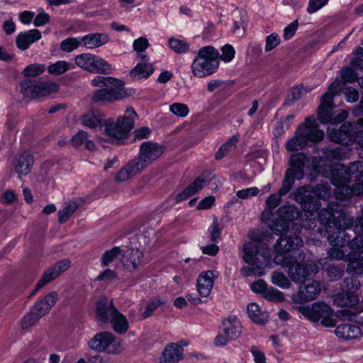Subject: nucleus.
Segmentation results:
<instances>
[{
    "mask_svg": "<svg viewBox=\"0 0 363 363\" xmlns=\"http://www.w3.org/2000/svg\"><path fill=\"white\" fill-rule=\"evenodd\" d=\"M302 245L303 240L297 235L281 236L274 245V263L281 265L291 281L295 283L304 281L311 274H316L319 271L318 264L305 261L304 252H295Z\"/></svg>",
    "mask_w": 363,
    "mask_h": 363,
    "instance_id": "f257e3e1",
    "label": "nucleus"
},
{
    "mask_svg": "<svg viewBox=\"0 0 363 363\" xmlns=\"http://www.w3.org/2000/svg\"><path fill=\"white\" fill-rule=\"evenodd\" d=\"M321 162L323 159L316 165V171L337 187V199L344 201L352 195H363L362 161L351 162L348 167L340 163L322 165Z\"/></svg>",
    "mask_w": 363,
    "mask_h": 363,
    "instance_id": "f03ea898",
    "label": "nucleus"
},
{
    "mask_svg": "<svg viewBox=\"0 0 363 363\" xmlns=\"http://www.w3.org/2000/svg\"><path fill=\"white\" fill-rule=\"evenodd\" d=\"M245 262L251 265V268H242L241 273L245 277L252 274L262 276L264 269L271 259V252L268 246L259 241H250L243 246Z\"/></svg>",
    "mask_w": 363,
    "mask_h": 363,
    "instance_id": "7ed1b4c3",
    "label": "nucleus"
},
{
    "mask_svg": "<svg viewBox=\"0 0 363 363\" xmlns=\"http://www.w3.org/2000/svg\"><path fill=\"white\" fill-rule=\"evenodd\" d=\"M137 117L135 110L132 107H128L125 114L117 118L116 121L112 118L104 120L101 125V132L111 143L117 145L123 144L133 129Z\"/></svg>",
    "mask_w": 363,
    "mask_h": 363,
    "instance_id": "20e7f679",
    "label": "nucleus"
},
{
    "mask_svg": "<svg viewBox=\"0 0 363 363\" xmlns=\"http://www.w3.org/2000/svg\"><path fill=\"white\" fill-rule=\"evenodd\" d=\"M219 52L213 46H204L199 50L193 60L191 69L193 75L203 78L213 74L218 68Z\"/></svg>",
    "mask_w": 363,
    "mask_h": 363,
    "instance_id": "39448f33",
    "label": "nucleus"
},
{
    "mask_svg": "<svg viewBox=\"0 0 363 363\" xmlns=\"http://www.w3.org/2000/svg\"><path fill=\"white\" fill-rule=\"evenodd\" d=\"M96 315L101 323L110 322L113 330L118 334H125L129 328L126 317L118 311L112 300L100 299L96 304Z\"/></svg>",
    "mask_w": 363,
    "mask_h": 363,
    "instance_id": "423d86ee",
    "label": "nucleus"
},
{
    "mask_svg": "<svg viewBox=\"0 0 363 363\" xmlns=\"http://www.w3.org/2000/svg\"><path fill=\"white\" fill-rule=\"evenodd\" d=\"M328 137L331 141L346 145L353 140H356L360 146L359 154L363 155V118H359L355 124L345 123L339 130L328 128Z\"/></svg>",
    "mask_w": 363,
    "mask_h": 363,
    "instance_id": "0eeeda50",
    "label": "nucleus"
},
{
    "mask_svg": "<svg viewBox=\"0 0 363 363\" xmlns=\"http://www.w3.org/2000/svg\"><path fill=\"white\" fill-rule=\"evenodd\" d=\"M318 218L327 233H330L332 227H355V218L344 213L336 202H331L327 208L322 209L318 213Z\"/></svg>",
    "mask_w": 363,
    "mask_h": 363,
    "instance_id": "6e6552de",
    "label": "nucleus"
},
{
    "mask_svg": "<svg viewBox=\"0 0 363 363\" xmlns=\"http://www.w3.org/2000/svg\"><path fill=\"white\" fill-rule=\"evenodd\" d=\"M298 311L312 322H320V324L325 327H333L335 325L334 311L323 302H315L311 306H299Z\"/></svg>",
    "mask_w": 363,
    "mask_h": 363,
    "instance_id": "1a4fd4ad",
    "label": "nucleus"
},
{
    "mask_svg": "<svg viewBox=\"0 0 363 363\" xmlns=\"http://www.w3.org/2000/svg\"><path fill=\"white\" fill-rule=\"evenodd\" d=\"M90 348L98 352L118 354L123 352V342L110 332H101L96 334L88 342Z\"/></svg>",
    "mask_w": 363,
    "mask_h": 363,
    "instance_id": "9d476101",
    "label": "nucleus"
},
{
    "mask_svg": "<svg viewBox=\"0 0 363 363\" xmlns=\"http://www.w3.org/2000/svg\"><path fill=\"white\" fill-rule=\"evenodd\" d=\"M334 107L333 101L331 100L329 94H324L321 97L320 105L317 112V118L321 123L337 125L347 118V111L341 109L335 112Z\"/></svg>",
    "mask_w": 363,
    "mask_h": 363,
    "instance_id": "9b49d317",
    "label": "nucleus"
},
{
    "mask_svg": "<svg viewBox=\"0 0 363 363\" xmlns=\"http://www.w3.org/2000/svg\"><path fill=\"white\" fill-rule=\"evenodd\" d=\"M77 67L91 73H99L103 74H110L113 68L102 57L91 53H82L77 55L74 58Z\"/></svg>",
    "mask_w": 363,
    "mask_h": 363,
    "instance_id": "f8f14e48",
    "label": "nucleus"
},
{
    "mask_svg": "<svg viewBox=\"0 0 363 363\" xmlns=\"http://www.w3.org/2000/svg\"><path fill=\"white\" fill-rule=\"evenodd\" d=\"M22 94L32 99L45 96L58 91L57 84L40 80H24L21 83Z\"/></svg>",
    "mask_w": 363,
    "mask_h": 363,
    "instance_id": "ddd939ff",
    "label": "nucleus"
},
{
    "mask_svg": "<svg viewBox=\"0 0 363 363\" xmlns=\"http://www.w3.org/2000/svg\"><path fill=\"white\" fill-rule=\"evenodd\" d=\"M128 96L124 87V82L119 79L118 83L109 84L108 86L96 90L91 98L93 102H113L122 100Z\"/></svg>",
    "mask_w": 363,
    "mask_h": 363,
    "instance_id": "4468645a",
    "label": "nucleus"
},
{
    "mask_svg": "<svg viewBox=\"0 0 363 363\" xmlns=\"http://www.w3.org/2000/svg\"><path fill=\"white\" fill-rule=\"evenodd\" d=\"M163 152L162 146L152 142H145L140 147V153L134 159L139 164L140 168L144 169L153 161L158 158Z\"/></svg>",
    "mask_w": 363,
    "mask_h": 363,
    "instance_id": "2eb2a0df",
    "label": "nucleus"
},
{
    "mask_svg": "<svg viewBox=\"0 0 363 363\" xmlns=\"http://www.w3.org/2000/svg\"><path fill=\"white\" fill-rule=\"evenodd\" d=\"M279 219L271 225L270 229L275 234L283 233L288 230L289 221L296 218L299 216L298 209L294 206H283L278 211Z\"/></svg>",
    "mask_w": 363,
    "mask_h": 363,
    "instance_id": "dca6fc26",
    "label": "nucleus"
},
{
    "mask_svg": "<svg viewBox=\"0 0 363 363\" xmlns=\"http://www.w3.org/2000/svg\"><path fill=\"white\" fill-rule=\"evenodd\" d=\"M313 191L312 186L306 185L298 187L294 194L296 201L301 203L304 211L311 213L319 208L317 199L312 196Z\"/></svg>",
    "mask_w": 363,
    "mask_h": 363,
    "instance_id": "f3484780",
    "label": "nucleus"
},
{
    "mask_svg": "<svg viewBox=\"0 0 363 363\" xmlns=\"http://www.w3.org/2000/svg\"><path fill=\"white\" fill-rule=\"evenodd\" d=\"M302 137L307 144L308 142L318 143L324 138V132L318 128V125L314 116H309L306 118L305 122L298 128Z\"/></svg>",
    "mask_w": 363,
    "mask_h": 363,
    "instance_id": "a211bd4d",
    "label": "nucleus"
},
{
    "mask_svg": "<svg viewBox=\"0 0 363 363\" xmlns=\"http://www.w3.org/2000/svg\"><path fill=\"white\" fill-rule=\"evenodd\" d=\"M320 293V286L316 281H308L300 285L298 291L293 295L295 303H303L315 300Z\"/></svg>",
    "mask_w": 363,
    "mask_h": 363,
    "instance_id": "6ab92c4d",
    "label": "nucleus"
},
{
    "mask_svg": "<svg viewBox=\"0 0 363 363\" xmlns=\"http://www.w3.org/2000/svg\"><path fill=\"white\" fill-rule=\"evenodd\" d=\"M71 266V262L69 259H63L50 268L46 269L41 279L38 282L35 289L32 292L31 295H33L38 290L44 287L51 281L57 278L61 273L67 271Z\"/></svg>",
    "mask_w": 363,
    "mask_h": 363,
    "instance_id": "aec40b11",
    "label": "nucleus"
},
{
    "mask_svg": "<svg viewBox=\"0 0 363 363\" xmlns=\"http://www.w3.org/2000/svg\"><path fill=\"white\" fill-rule=\"evenodd\" d=\"M219 277V272L216 270H208L201 272L197 279V290L203 297H208L213 286L214 281Z\"/></svg>",
    "mask_w": 363,
    "mask_h": 363,
    "instance_id": "412c9836",
    "label": "nucleus"
},
{
    "mask_svg": "<svg viewBox=\"0 0 363 363\" xmlns=\"http://www.w3.org/2000/svg\"><path fill=\"white\" fill-rule=\"evenodd\" d=\"M143 252L138 249L130 248L123 253L122 262L125 269L132 272L137 270L143 264Z\"/></svg>",
    "mask_w": 363,
    "mask_h": 363,
    "instance_id": "4be33fe9",
    "label": "nucleus"
},
{
    "mask_svg": "<svg viewBox=\"0 0 363 363\" xmlns=\"http://www.w3.org/2000/svg\"><path fill=\"white\" fill-rule=\"evenodd\" d=\"M184 349L179 343H169L160 359V363H178L183 358Z\"/></svg>",
    "mask_w": 363,
    "mask_h": 363,
    "instance_id": "5701e85b",
    "label": "nucleus"
},
{
    "mask_svg": "<svg viewBox=\"0 0 363 363\" xmlns=\"http://www.w3.org/2000/svg\"><path fill=\"white\" fill-rule=\"evenodd\" d=\"M41 33L37 29H31L20 33L16 38V45L21 50L28 49L30 45L41 38Z\"/></svg>",
    "mask_w": 363,
    "mask_h": 363,
    "instance_id": "b1692460",
    "label": "nucleus"
},
{
    "mask_svg": "<svg viewBox=\"0 0 363 363\" xmlns=\"http://www.w3.org/2000/svg\"><path fill=\"white\" fill-rule=\"evenodd\" d=\"M347 272L363 275V251H352L346 257Z\"/></svg>",
    "mask_w": 363,
    "mask_h": 363,
    "instance_id": "393cba45",
    "label": "nucleus"
},
{
    "mask_svg": "<svg viewBox=\"0 0 363 363\" xmlns=\"http://www.w3.org/2000/svg\"><path fill=\"white\" fill-rule=\"evenodd\" d=\"M33 164V157L28 152H23L18 157L13 164L15 172L21 177L27 175L31 170Z\"/></svg>",
    "mask_w": 363,
    "mask_h": 363,
    "instance_id": "a878e982",
    "label": "nucleus"
},
{
    "mask_svg": "<svg viewBox=\"0 0 363 363\" xmlns=\"http://www.w3.org/2000/svg\"><path fill=\"white\" fill-rule=\"evenodd\" d=\"M109 40L105 33H89L81 38V44L87 49H95L106 44Z\"/></svg>",
    "mask_w": 363,
    "mask_h": 363,
    "instance_id": "bb28decb",
    "label": "nucleus"
},
{
    "mask_svg": "<svg viewBox=\"0 0 363 363\" xmlns=\"http://www.w3.org/2000/svg\"><path fill=\"white\" fill-rule=\"evenodd\" d=\"M58 298L57 292L53 291L46 295L43 299L37 302L32 311L41 318L45 315L55 305Z\"/></svg>",
    "mask_w": 363,
    "mask_h": 363,
    "instance_id": "cd10ccee",
    "label": "nucleus"
},
{
    "mask_svg": "<svg viewBox=\"0 0 363 363\" xmlns=\"http://www.w3.org/2000/svg\"><path fill=\"white\" fill-rule=\"evenodd\" d=\"M335 334L338 337L352 340L359 338L362 335V331L359 327L355 325L343 323L336 328Z\"/></svg>",
    "mask_w": 363,
    "mask_h": 363,
    "instance_id": "c85d7f7f",
    "label": "nucleus"
},
{
    "mask_svg": "<svg viewBox=\"0 0 363 363\" xmlns=\"http://www.w3.org/2000/svg\"><path fill=\"white\" fill-rule=\"evenodd\" d=\"M80 120L84 126L91 129L99 127L101 130V125H103L104 121V116L99 111L94 110L82 116Z\"/></svg>",
    "mask_w": 363,
    "mask_h": 363,
    "instance_id": "c756f323",
    "label": "nucleus"
},
{
    "mask_svg": "<svg viewBox=\"0 0 363 363\" xmlns=\"http://www.w3.org/2000/svg\"><path fill=\"white\" fill-rule=\"evenodd\" d=\"M154 66L149 61H144L138 63L135 67L130 72L131 77L135 79H147L154 72Z\"/></svg>",
    "mask_w": 363,
    "mask_h": 363,
    "instance_id": "7c9ffc66",
    "label": "nucleus"
},
{
    "mask_svg": "<svg viewBox=\"0 0 363 363\" xmlns=\"http://www.w3.org/2000/svg\"><path fill=\"white\" fill-rule=\"evenodd\" d=\"M223 332L230 340H236L241 333V323L236 317H229L223 323Z\"/></svg>",
    "mask_w": 363,
    "mask_h": 363,
    "instance_id": "2f4dec72",
    "label": "nucleus"
},
{
    "mask_svg": "<svg viewBox=\"0 0 363 363\" xmlns=\"http://www.w3.org/2000/svg\"><path fill=\"white\" fill-rule=\"evenodd\" d=\"M142 170L136 161L133 160L117 172L116 181L118 182L127 181Z\"/></svg>",
    "mask_w": 363,
    "mask_h": 363,
    "instance_id": "473e14b6",
    "label": "nucleus"
},
{
    "mask_svg": "<svg viewBox=\"0 0 363 363\" xmlns=\"http://www.w3.org/2000/svg\"><path fill=\"white\" fill-rule=\"evenodd\" d=\"M247 314L249 318L257 324H264L267 320V315L262 312L259 306L255 303H251L247 306Z\"/></svg>",
    "mask_w": 363,
    "mask_h": 363,
    "instance_id": "72a5a7b5",
    "label": "nucleus"
},
{
    "mask_svg": "<svg viewBox=\"0 0 363 363\" xmlns=\"http://www.w3.org/2000/svg\"><path fill=\"white\" fill-rule=\"evenodd\" d=\"M282 196L278 192L277 194L270 195L266 199L267 208L262 213L263 220L267 222L269 220V216L272 214L273 210L279 206Z\"/></svg>",
    "mask_w": 363,
    "mask_h": 363,
    "instance_id": "f704fd0d",
    "label": "nucleus"
},
{
    "mask_svg": "<svg viewBox=\"0 0 363 363\" xmlns=\"http://www.w3.org/2000/svg\"><path fill=\"white\" fill-rule=\"evenodd\" d=\"M306 157L303 153L293 154L289 160L291 168L295 171L298 179L303 177Z\"/></svg>",
    "mask_w": 363,
    "mask_h": 363,
    "instance_id": "c9c22d12",
    "label": "nucleus"
},
{
    "mask_svg": "<svg viewBox=\"0 0 363 363\" xmlns=\"http://www.w3.org/2000/svg\"><path fill=\"white\" fill-rule=\"evenodd\" d=\"M359 301L358 296L353 292L339 293L335 297V302L340 306H354Z\"/></svg>",
    "mask_w": 363,
    "mask_h": 363,
    "instance_id": "e433bc0d",
    "label": "nucleus"
},
{
    "mask_svg": "<svg viewBox=\"0 0 363 363\" xmlns=\"http://www.w3.org/2000/svg\"><path fill=\"white\" fill-rule=\"evenodd\" d=\"M79 205L74 201H69L65 203L62 209L58 211V221L60 223L66 222L77 211Z\"/></svg>",
    "mask_w": 363,
    "mask_h": 363,
    "instance_id": "4c0bfd02",
    "label": "nucleus"
},
{
    "mask_svg": "<svg viewBox=\"0 0 363 363\" xmlns=\"http://www.w3.org/2000/svg\"><path fill=\"white\" fill-rule=\"evenodd\" d=\"M74 67L75 66L71 62L65 60H59L55 63L50 64L48 67V71L50 74L60 75Z\"/></svg>",
    "mask_w": 363,
    "mask_h": 363,
    "instance_id": "58836bf2",
    "label": "nucleus"
},
{
    "mask_svg": "<svg viewBox=\"0 0 363 363\" xmlns=\"http://www.w3.org/2000/svg\"><path fill=\"white\" fill-rule=\"evenodd\" d=\"M300 133L301 132L297 129L295 135L287 140L285 147L288 152L301 150L306 146V140L303 138Z\"/></svg>",
    "mask_w": 363,
    "mask_h": 363,
    "instance_id": "ea45409f",
    "label": "nucleus"
},
{
    "mask_svg": "<svg viewBox=\"0 0 363 363\" xmlns=\"http://www.w3.org/2000/svg\"><path fill=\"white\" fill-rule=\"evenodd\" d=\"M150 44L146 38L140 37L133 41V48L137 52L138 57L144 61H149V57L145 53V50L149 47Z\"/></svg>",
    "mask_w": 363,
    "mask_h": 363,
    "instance_id": "a19ab883",
    "label": "nucleus"
},
{
    "mask_svg": "<svg viewBox=\"0 0 363 363\" xmlns=\"http://www.w3.org/2000/svg\"><path fill=\"white\" fill-rule=\"evenodd\" d=\"M298 175H296V172L292 169H289L285 174L284 178L282 181V184L279 190L281 195H286L291 190V187L294 184L295 178L298 179Z\"/></svg>",
    "mask_w": 363,
    "mask_h": 363,
    "instance_id": "79ce46f5",
    "label": "nucleus"
},
{
    "mask_svg": "<svg viewBox=\"0 0 363 363\" xmlns=\"http://www.w3.org/2000/svg\"><path fill=\"white\" fill-rule=\"evenodd\" d=\"M272 283L284 289H289L291 286V280L287 277L283 272L274 271L271 277Z\"/></svg>",
    "mask_w": 363,
    "mask_h": 363,
    "instance_id": "37998d69",
    "label": "nucleus"
},
{
    "mask_svg": "<svg viewBox=\"0 0 363 363\" xmlns=\"http://www.w3.org/2000/svg\"><path fill=\"white\" fill-rule=\"evenodd\" d=\"M169 48L176 53L181 54L187 52L189 50V44L186 40L171 37L168 40Z\"/></svg>",
    "mask_w": 363,
    "mask_h": 363,
    "instance_id": "c03bdc74",
    "label": "nucleus"
},
{
    "mask_svg": "<svg viewBox=\"0 0 363 363\" xmlns=\"http://www.w3.org/2000/svg\"><path fill=\"white\" fill-rule=\"evenodd\" d=\"M123 250L119 247H114L106 251L101 257V264L103 266H108L114 260L123 255Z\"/></svg>",
    "mask_w": 363,
    "mask_h": 363,
    "instance_id": "a18cd8bd",
    "label": "nucleus"
},
{
    "mask_svg": "<svg viewBox=\"0 0 363 363\" xmlns=\"http://www.w3.org/2000/svg\"><path fill=\"white\" fill-rule=\"evenodd\" d=\"M238 142V137L233 135L225 143L223 144L216 154L217 160L223 159L228 152L235 147Z\"/></svg>",
    "mask_w": 363,
    "mask_h": 363,
    "instance_id": "49530a36",
    "label": "nucleus"
},
{
    "mask_svg": "<svg viewBox=\"0 0 363 363\" xmlns=\"http://www.w3.org/2000/svg\"><path fill=\"white\" fill-rule=\"evenodd\" d=\"M293 115L288 116L280 119L277 122L274 126V134L275 136L281 135L291 126V121L294 119Z\"/></svg>",
    "mask_w": 363,
    "mask_h": 363,
    "instance_id": "de8ad7c7",
    "label": "nucleus"
},
{
    "mask_svg": "<svg viewBox=\"0 0 363 363\" xmlns=\"http://www.w3.org/2000/svg\"><path fill=\"white\" fill-rule=\"evenodd\" d=\"M263 297L272 302H281L284 300V294L272 286L267 287Z\"/></svg>",
    "mask_w": 363,
    "mask_h": 363,
    "instance_id": "09e8293b",
    "label": "nucleus"
},
{
    "mask_svg": "<svg viewBox=\"0 0 363 363\" xmlns=\"http://www.w3.org/2000/svg\"><path fill=\"white\" fill-rule=\"evenodd\" d=\"M221 230L222 228H220L218 220L216 218L213 219L208 229L210 240L212 242L217 243L220 240Z\"/></svg>",
    "mask_w": 363,
    "mask_h": 363,
    "instance_id": "8fccbe9b",
    "label": "nucleus"
},
{
    "mask_svg": "<svg viewBox=\"0 0 363 363\" xmlns=\"http://www.w3.org/2000/svg\"><path fill=\"white\" fill-rule=\"evenodd\" d=\"M45 70V65L42 64H32L24 68L23 74L25 77H35L43 73Z\"/></svg>",
    "mask_w": 363,
    "mask_h": 363,
    "instance_id": "3c124183",
    "label": "nucleus"
},
{
    "mask_svg": "<svg viewBox=\"0 0 363 363\" xmlns=\"http://www.w3.org/2000/svg\"><path fill=\"white\" fill-rule=\"evenodd\" d=\"M80 45H82L81 40L76 38H67L61 42L60 49L64 52H69L78 48Z\"/></svg>",
    "mask_w": 363,
    "mask_h": 363,
    "instance_id": "603ef678",
    "label": "nucleus"
},
{
    "mask_svg": "<svg viewBox=\"0 0 363 363\" xmlns=\"http://www.w3.org/2000/svg\"><path fill=\"white\" fill-rule=\"evenodd\" d=\"M119 79L112 77L96 76L91 80V84L94 86H108L109 84L118 83Z\"/></svg>",
    "mask_w": 363,
    "mask_h": 363,
    "instance_id": "864d4df0",
    "label": "nucleus"
},
{
    "mask_svg": "<svg viewBox=\"0 0 363 363\" xmlns=\"http://www.w3.org/2000/svg\"><path fill=\"white\" fill-rule=\"evenodd\" d=\"M169 111L178 117L184 118L189 114V109L184 104L174 103L169 106Z\"/></svg>",
    "mask_w": 363,
    "mask_h": 363,
    "instance_id": "5fc2aeb1",
    "label": "nucleus"
},
{
    "mask_svg": "<svg viewBox=\"0 0 363 363\" xmlns=\"http://www.w3.org/2000/svg\"><path fill=\"white\" fill-rule=\"evenodd\" d=\"M341 78L344 81V83H353L357 81L358 74L351 67H345L341 69Z\"/></svg>",
    "mask_w": 363,
    "mask_h": 363,
    "instance_id": "6e6d98bb",
    "label": "nucleus"
},
{
    "mask_svg": "<svg viewBox=\"0 0 363 363\" xmlns=\"http://www.w3.org/2000/svg\"><path fill=\"white\" fill-rule=\"evenodd\" d=\"M40 317L37 315L35 312L31 311L30 313L25 315L21 321V328L23 330H27L31 326L34 325L39 320Z\"/></svg>",
    "mask_w": 363,
    "mask_h": 363,
    "instance_id": "4d7b16f0",
    "label": "nucleus"
},
{
    "mask_svg": "<svg viewBox=\"0 0 363 363\" xmlns=\"http://www.w3.org/2000/svg\"><path fill=\"white\" fill-rule=\"evenodd\" d=\"M352 55L354 57L351 60L352 66L357 69H363V48L358 47L353 51Z\"/></svg>",
    "mask_w": 363,
    "mask_h": 363,
    "instance_id": "13d9d810",
    "label": "nucleus"
},
{
    "mask_svg": "<svg viewBox=\"0 0 363 363\" xmlns=\"http://www.w3.org/2000/svg\"><path fill=\"white\" fill-rule=\"evenodd\" d=\"M341 148H324L322 152L323 154V159L325 160H340L342 159V151Z\"/></svg>",
    "mask_w": 363,
    "mask_h": 363,
    "instance_id": "bf43d9fd",
    "label": "nucleus"
},
{
    "mask_svg": "<svg viewBox=\"0 0 363 363\" xmlns=\"http://www.w3.org/2000/svg\"><path fill=\"white\" fill-rule=\"evenodd\" d=\"M281 43V39L278 34L272 33L267 36L265 40L264 50L269 52L277 48Z\"/></svg>",
    "mask_w": 363,
    "mask_h": 363,
    "instance_id": "052dcab7",
    "label": "nucleus"
},
{
    "mask_svg": "<svg viewBox=\"0 0 363 363\" xmlns=\"http://www.w3.org/2000/svg\"><path fill=\"white\" fill-rule=\"evenodd\" d=\"M165 301L161 299H155L148 303L142 314L143 318H147L152 315L153 312L160 306L163 305Z\"/></svg>",
    "mask_w": 363,
    "mask_h": 363,
    "instance_id": "680f3d73",
    "label": "nucleus"
},
{
    "mask_svg": "<svg viewBox=\"0 0 363 363\" xmlns=\"http://www.w3.org/2000/svg\"><path fill=\"white\" fill-rule=\"evenodd\" d=\"M345 83L342 82L340 79H336L328 87V91L325 94H329L331 100L333 101V97L339 94L343 89Z\"/></svg>",
    "mask_w": 363,
    "mask_h": 363,
    "instance_id": "e2e57ef3",
    "label": "nucleus"
},
{
    "mask_svg": "<svg viewBox=\"0 0 363 363\" xmlns=\"http://www.w3.org/2000/svg\"><path fill=\"white\" fill-rule=\"evenodd\" d=\"M207 179L203 176H200L195 179L187 187L190 189L193 194H195L199 191L204 187L207 184Z\"/></svg>",
    "mask_w": 363,
    "mask_h": 363,
    "instance_id": "0e129e2a",
    "label": "nucleus"
},
{
    "mask_svg": "<svg viewBox=\"0 0 363 363\" xmlns=\"http://www.w3.org/2000/svg\"><path fill=\"white\" fill-rule=\"evenodd\" d=\"M221 50L222 54L220 56L219 55L221 60L225 62H229L233 60L235 57V51L232 45L226 44L222 48Z\"/></svg>",
    "mask_w": 363,
    "mask_h": 363,
    "instance_id": "69168bd1",
    "label": "nucleus"
},
{
    "mask_svg": "<svg viewBox=\"0 0 363 363\" xmlns=\"http://www.w3.org/2000/svg\"><path fill=\"white\" fill-rule=\"evenodd\" d=\"M259 191V190L257 187L253 186L238 191L236 192V196L241 199H247L257 196Z\"/></svg>",
    "mask_w": 363,
    "mask_h": 363,
    "instance_id": "338daca9",
    "label": "nucleus"
},
{
    "mask_svg": "<svg viewBox=\"0 0 363 363\" xmlns=\"http://www.w3.org/2000/svg\"><path fill=\"white\" fill-rule=\"evenodd\" d=\"M87 138L88 134L86 131L79 130L72 138L71 143L75 147H80L83 144L84 145Z\"/></svg>",
    "mask_w": 363,
    "mask_h": 363,
    "instance_id": "774afa93",
    "label": "nucleus"
}]
</instances>
